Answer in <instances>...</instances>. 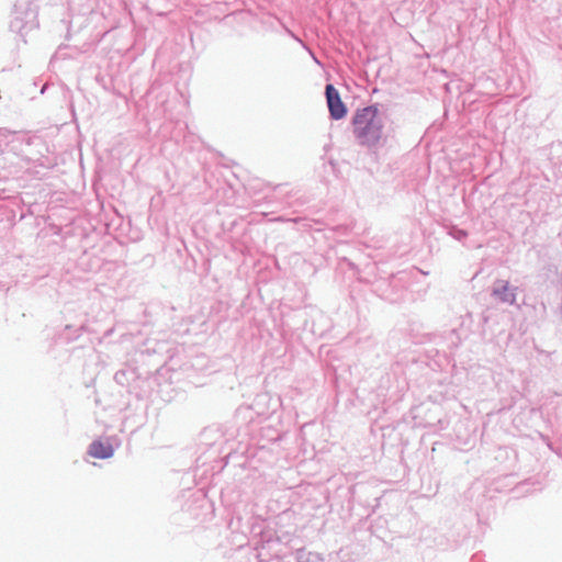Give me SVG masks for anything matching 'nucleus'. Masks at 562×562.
I'll return each mask as SVG.
<instances>
[{
  "label": "nucleus",
  "instance_id": "f257e3e1",
  "mask_svg": "<svg viewBox=\"0 0 562 562\" xmlns=\"http://www.w3.org/2000/svg\"><path fill=\"white\" fill-rule=\"evenodd\" d=\"M38 27L37 13L29 0H18L13 7L9 29L16 35H27Z\"/></svg>",
  "mask_w": 562,
  "mask_h": 562
},
{
  "label": "nucleus",
  "instance_id": "f03ea898",
  "mask_svg": "<svg viewBox=\"0 0 562 562\" xmlns=\"http://www.w3.org/2000/svg\"><path fill=\"white\" fill-rule=\"evenodd\" d=\"M352 123L353 133L362 143H369L380 137L381 125L376 120L374 108L367 106L358 110Z\"/></svg>",
  "mask_w": 562,
  "mask_h": 562
},
{
  "label": "nucleus",
  "instance_id": "7ed1b4c3",
  "mask_svg": "<svg viewBox=\"0 0 562 562\" xmlns=\"http://www.w3.org/2000/svg\"><path fill=\"white\" fill-rule=\"evenodd\" d=\"M326 99L330 116L334 120H340L346 116L347 109L340 99L338 91L333 85L326 86Z\"/></svg>",
  "mask_w": 562,
  "mask_h": 562
}]
</instances>
